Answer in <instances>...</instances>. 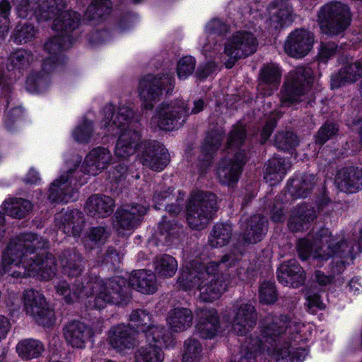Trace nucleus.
Here are the masks:
<instances>
[{
	"instance_id": "nucleus-1",
	"label": "nucleus",
	"mask_w": 362,
	"mask_h": 362,
	"mask_svg": "<svg viewBox=\"0 0 362 362\" xmlns=\"http://www.w3.org/2000/svg\"><path fill=\"white\" fill-rule=\"evenodd\" d=\"M16 12L20 18L35 16L37 21L53 20L52 28L60 34L49 40L44 45L50 57L43 62L44 71H52L59 62V54L62 50L71 47L72 41L70 33L78 28L79 15L72 11L64 10V0H13Z\"/></svg>"
},
{
	"instance_id": "nucleus-2",
	"label": "nucleus",
	"mask_w": 362,
	"mask_h": 362,
	"mask_svg": "<svg viewBox=\"0 0 362 362\" xmlns=\"http://www.w3.org/2000/svg\"><path fill=\"white\" fill-rule=\"evenodd\" d=\"M48 242L33 233L23 234L9 243L1 257L0 275L15 279L37 276L51 279L55 274L56 262L52 254L34 255L37 250L48 247Z\"/></svg>"
},
{
	"instance_id": "nucleus-3",
	"label": "nucleus",
	"mask_w": 362,
	"mask_h": 362,
	"mask_svg": "<svg viewBox=\"0 0 362 362\" xmlns=\"http://www.w3.org/2000/svg\"><path fill=\"white\" fill-rule=\"evenodd\" d=\"M235 264L231 255H225L220 262H210L204 266L198 262L185 265L177 284L184 290L197 288L203 301H213L226 291L228 284L223 281V274L216 276L218 272Z\"/></svg>"
},
{
	"instance_id": "nucleus-4",
	"label": "nucleus",
	"mask_w": 362,
	"mask_h": 362,
	"mask_svg": "<svg viewBox=\"0 0 362 362\" xmlns=\"http://www.w3.org/2000/svg\"><path fill=\"white\" fill-rule=\"evenodd\" d=\"M134 117V112L127 105H121L117 112L112 105H107L103 110L100 127L106 135H119L115 155L127 159L133 155L139 146L141 136L138 132L129 129Z\"/></svg>"
},
{
	"instance_id": "nucleus-5",
	"label": "nucleus",
	"mask_w": 362,
	"mask_h": 362,
	"mask_svg": "<svg viewBox=\"0 0 362 362\" xmlns=\"http://www.w3.org/2000/svg\"><path fill=\"white\" fill-rule=\"evenodd\" d=\"M86 290L84 295L89 298V306L102 309L107 304H122L128 298L125 291L126 280L121 277H115L102 280L98 276L85 279Z\"/></svg>"
},
{
	"instance_id": "nucleus-6",
	"label": "nucleus",
	"mask_w": 362,
	"mask_h": 362,
	"mask_svg": "<svg viewBox=\"0 0 362 362\" xmlns=\"http://www.w3.org/2000/svg\"><path fill=\"white\" fill-rule=\"evenodd\" d=\"M204 107L202 100L194 102V107L191 114H197ZM189 115V110L185 101L176 100L170 103H163L156 109L155 115L151 119L153 127H158L166 131H173L180 128Z\"/></svg>"
},
{
	"instance_id": "nucleus-7",
	"label": "nucleus",
	"mask_w": 362,
	"mask_h": 362,
	"mask_svg": "<svg viewBox=\"0 0 362 362\" xmlns=\"http://www.w3.org/2000/svg\"><path fill=\"white\" fill-rule=\"evenodd\" d=\"M305 326L296 321L288 320V317L281 315L274 318H268L266 321V325L262 329V339L260 341L261 347H252L247 348L242 347L243 356L239 362H253L257 351L262 347H267L266 343H270V340L274 341L275 337L285 332L288 334H296L293 338L296 340L297 335L301 332V329Z\"/></svg>"
},
{
	"instance_id": "nucleus-8",
	"label": "nucleus",
	"mask_w": 362,
	"mask_h": 362,
	"mask_svg": "<svg viewBox=\"0 0 362 362\" xmlns=\"http://www.w3.org/2000/svg\"><path fill=\"white\" fill-rule=\"evenodd\" d=\"M217 210V197L210 192L195 191L190 195L187 206V221L190 228H204Z\"/></svg>"
},
{
	"instance_id": "nucleus-9",
	"label": "nucleus",
	"mask_w": 362,
	"mask_h": 362,
	"mask_svg": "<svg viewBox=\"0 0 362 362\" xmlns=\"http://www.w3.org/2000/svg\"><path fill=\"white\" fill-rule=\"evenodd\" d=\"M317 17L321 32L329 36L343 33L351 21L349 8L340 2L325 4L320 8Z\"/></svg>"
},
{
	"instance_id": "nucleus-10",
	"label": "nucleus",
	"mask_w": 362,
	"mask_h": 362,
	"mask_svg": "<svg viewBox=\"0 0 362 362\" xmlns=\"http://www.w3.org/2000/svg\"><path fill=\"white\" fill-rule=\"evenodd\" d=\"M313 72L310 68L299 66L289 73L281 93L282 106L289 107L301 100L313 83Z\"/></svg>"
},
{
	"instance_id": "nucleus-11",
	"label": "nucleus",
	"mask_w": 362,
	"mask_h": 362,
	"mask_svg": "<svg viewBox=\"0 0 362 362\" xmlns=\"http://www.w3.org/2000/svg\"><path fill=\"white\" fill-rule=\"evenodd\" d=\"M23 308L39 325L52 326L55 321L54 310L49 308L44 296L37 291L28 289L23 293Z\"/></svg>"
},
{
	"instance_id": "nucleus-12",
	"label": "nucleus",
	"mask_w": 362,
	"mask_h": 362,
	"mask_svg": "<svg viewBox=\"0 0 362 362\" xmlns=\"http://www.w3.org/2000/svg\"><path fill=\"white\" fill-rule=\"evenodd\" d=\"M257 46V40L252 33L247 31L236 32L225 44L224 52L229 57L226 66L230 69L239 59L253 54Z\"/></svg>"
},
{
	"instance_id": "nucleus-13",
	"label": "nucleus",
	"mask_w": 362,
	"mask_h": 362,
	"mask_svg": "<svg viewBox=\"0 0 362 362\" xmlns=\"http://www.w3.org/2000/svg\"><path fill=\"white\" fill-rule=\"evenodd\" d=\"M174 83L172 75L163 76L147 75L143 77L139 85V94L143 101L142 106L146 110H151L153 102L159 99L163 90L168 86L171 87Z\"/></svg>"
},
{
	"instance_id": "nucleus-14",
	"label": "nucleus",
	"mask_w": 362,
	"mask_h": 362,
	"mask_svg": "<svg viewBox=\"0 0 362 362\" xmlns=\"http://www.w3.org/2000/svg\"><path fill=\"white\" fill-rule=\"evenodd\" d=\"M161 329H153L148 334V344L141 346L134 354L135 362H163L164 353L162 347L167 346L170 334H160Z\"/></svg>"
},
{
	"instance_id": "nucleus-15",
	"label": "nucleus",
	"mask_w": 362,
	"mask_h": 362,
	"mask_svg": "<svg viewBox=\"0 0 362 362\" xmlns=\"http://www.w3.org/2000/svg\"><path fill=\"white\" fill-rule=\"evenodd\" d=\"M147 211L148 208L139 204L124 206L115 214L114 228L118 233L126 235L140 224Z\"/></svg>"
},
{
	"instance_id": "nucleus-16",
	"label": "nucleus",
	"mask_w": 362,
	"mask_h": 362,
	"mask_svg": "<svg viewBox=\"0 0 362 362\" xmlns=\"http://www.w3.org/2000/svg\"><path fill=\"white\" fill-rule=\"evenodd\" d=\"M295 18L293 8L287 1L275 0L267 7L266 21L274 29L290 25Z\"/></svg>"
},
{
	"instance_id": "nucleus-17",
	"label": "nucleus",
	"mask_w": 362,
	"mask_h": 362,
	"mask_svg": "<svg viewBox=\"0 0 362 362\" xmlns=\"http://www.w3.org/2000/svg\"><path fill=\"white\" fill-rule=\"evenodd\" d=\"M314 42L313 34L305 29H296L286 38L284 50L290 56L302 58L311 50Z\"/></svg>"
},
{
	"instance_id": "nucleus-18",
	"label": "nucleus",
	"mask_w": 362,
	"mask_h": 362,
	"mask_svg": "<svg viewBox=\"0 0 362 362\" xmlns=\"http://www.w3.org/2000/svg\"><path fill=\"white\" fill-rule=\"evenodd\" d=\"M245 162L246 155L243 151L236 152L233 158L230 157L223 158L217 169V177L219 181L226 185L236 183Z\"/></svg>"
},
{
	"instance_id": "nucleus-19",
	"label": "nucleus",
	"mask_w": 362,
	"mask_h": 362,
	"mask_svg": "<svg viewBox=\"0 0 362 362\" xmlns=\"http://www.w3.org/2000/svg\"><path fill=\"white\" fill-rule=\"evenodd\" d=\"M112 161V156L105 147L93 148L85 157L81 170L86 174L95 176L106 169Z\"/></svg>"
},
{
	"instance_id": "nucleus-20",
	"label": "nucleus",
	"mask_w": 362,
	"mask_h": 362,
	"mask_svg": "<svg viewBox=\"0 0 362 362\" xmlns=\"http://www.w3.org/2000/svg\"><path fill=\"white\" fill-rule=\"evenodd\" d=\"M257 314L253 305L249 303L237 304L231 322L232 330L237 334H246L255 324Z\"/></svg>"
},
{
	"instance_id": "nucleus-21",
	"label": "nucleus",
	"mask_w": 362,
	"mask_h": 362,
	"mask_svg": "<svg viewBox=\"0 0 362 362\" xmlns=\"http://www.w3.org/2000/svg\"><path fill=\"white\" fill-rule=\"evenodd\" d=\"M140 158L141 163L156 171L163 170L169 163L168 150L158 144H144Z\"/></svg>"
},
{
	"instance_id": "nucleus-22",
	"label": "nucleus",
	"mask_w": 362,
	"mask_h": 362,
	"mask_svg": "<svg viewBox=\"0 0 362 362\" xmlns=\"http://www.w3.org/2000/svg\"><path fill=\"white\" fill-rule=\"evenodd\" d=\"M64 337L66 343L73 348L84 349L92 337V330L83 322L72 321L64 327Z\"/></svg>"
},
{
	"instance_id": "nucleus-23",
	"label": "nucleus",
	"mask_w": 362,
	"mask_h": 362,
	"mask_svg": "<svg viewBox=\"0 0 362 362\" xmlns=\"http://www.w3.org/2000/svg\"><path fill=\"white\" fill-rule=\"evenodd\" d=\"M74 173V169H70L66 175H62L52 183L48 195L49 200L54 202H69L75 199L76 192L72 187V180L69 177V174Z\"/></svg>"
},
{
	"instance_id": "nucleus-24",
	"label": "nucleus",
	"mask_w": 362,
	"mask_h": 362,
	"mask_svg": "<svg viewBox=\"0 0 362 362\" xmlns=\"http://www.w3.org/2000/svg\"><path fill=\"white\" fill-rule=\"evenodd\" d=\"M108 342L118 352L124 353L134 346V332L127 325H118L110 329Z\"/></svg>"
},
{
	"instance_id": "nucleus-25",
	"label": "nucleus",
	"mask_w": 362,
	"mask_h": 362,
	"mask_svg": "<svg viewBox=\"0 0 362 362\" xmlns=\"http://www.w3.org/2000/svg\"><path fill=\"white\" fill-rule=\"evenodd\" d=\"M337 187L346 193H355L362 189V169L346 168L340 170L336 176Z\"/></svg>"
},
{
	"instance_id": "nucleus-26",
	"label": "nucleus",
	"mask_w": 362,
	"mask_h": 362,
	"mask_svg": "<svg viewBox=\"0 0 362 362\" xmlns=\"http://www.w3.org/2000/svg\"><path fill=\"white\" fill-rule=\"evenodd\" d=\"M317 218L314 207L308 204H300L295 207L288 221V227L293 232H300L308 229Z\"/></svg>"
},
{
	"instance_id": "nucleus-27",
	"label": "nucleus",
	"mask_w": 362,
	"mask_h": 362,
	"mask_svg": "<svg viewBox=\"0 0 362 362\" xmlns=\"http://www.w3.org/2000/svg\"><path fill=\"white\" fill-rule=\"evenodd\" d=\"M56 226L67 235L78 236L82 231L83 217L78 210L61 211L55 216Z\"/></svg>"
},
{
	"instance_id": "nucleus-28",
	"label": "nucleus",
	"mask_w": 362,
	"mask_h": 362,
	"mask_svg": "<svg viewBox=\"0 0 362 362\" xmlns=\"http://www.w3.org/2000/svg\"><path fill=\"white\" fill-rule=\"evenodd\" d=\"M279 281L284 286L298 287L305 279L304 271L294 259L281 264L277 275Z\"/></svg>"
},
{
	"instance_id": "nucleus-29",
	"label": "nucleus",
	"mask_w": 362,
	"mask_h": 362,
	"mask_svg": "<svg viewBox=\"0 0 362 362\" xmlns=\"http://www.w3.org/2000/svg\"><path fill=\"white\" fill-rule=\"evenodd\" d=\"M114 206V200L111 197L103 194H93L87 199L85 211L91 216L104 218L112 213Z\"/></svg>"
},
{
	"instance_id": "nucleus-30",
	"label": "nucleus",
	"mask_w": 362,
	"mask_h": 362,
	"mask_svg": "<svg viewBox=\"0 0 362 362\" xmlns=\"http://www.w3.org/2000/svg\"><path fill=\"white\" fill-rule=\"evenodd\" d=\"M199 322L197 329L203 338L214 337L219 328L217 312L214 309H199Z\"/></svg>"
},
{
	"instance_id": "nucleus-31",
	"label": "nucleus",
	"mask_w": 362,
	"mask_h": 362,
	"mask_svg": "<svg viewBox=\"0 0 362 362\" xmlns=\"http://www.w3.org/2000/svg\"><path fill=\"white\" fill-rule=\"evenodd\" d=\"M129 285L142 293H153L157 290L156 275L146 269L134 272L129 277Z\"/></svg>"
},
{
	"instance_id": "nucleus-32",
	"label": "nucleus",
	"mask_w": 362,
	"mask_h": 362,
	"mask_svg": "<svg viewBox=\"0 0 362 362\" xmlns=\"http://www.w3.org/2000/svg\"><path fill=\"white\" fill-rule=\"evenodd\" d=\"M361 76L362 61H357L344 66L339 74L333 76L331 86L332 88H338L346 83L356 81Z\"/></svg>"
},
{
	"instance_id": "nucleus-33",
	"label": "nucleus",
	"mask_w": 362,
	"mask_h": 362,
	"mask_svg": "<svg viewBox=\"0 0 362 362\" xmlns=\"http://www.w3.org/2000/svg\"><path fill=\"white\" fill-rule=\"evenodd\" d=\"M59 262L64 274L70 277H77L83 270V259L75 250H66L60 255Z\"/></svg>"
},
{
	"instance_id": "nucleus-34",
	"label": "nucleus",
	"mask_w": 362,
	"mask_h": 362,
	"mask_svg": "<svg viewBox=\"0 0 362 362\" xmlns=\"http://www.w3.org/2000/svg\"><path fill=\"white\" fill-rule=\"evenodd\" d=\"M192 311L185 308H175L171 310L167 317L170 328L175 332L185 330L192 325Z\"/></svg>"
},
{
	"instance_id": "nucleus-35",
	"label": "nucleus",
	"mask_w": 362,
	"mask_h": 362,
	"mask_svg": "<svg viewBox=\"0 0 362 362\" xmlns=\"http://www.w3.org/2000/svg\"><path fill=\"white\" fill-rule=\"evenodd\" d=\"M291 164L283 158L274 157L269 160L264 179L270 185H274L284 177Z\"/></svg>"
},
{
	"instance_id": "nucleus-36",
	"label": "nucleus",
	"mask_w": 362,
	"mask_h": 362,
	"mask_svg": "<svg viewBox=\"0 0 362 362\" xmlns=\"http://www.w3.org/2000/svg\"><path fill=\"white\" fill-rule=\"evenodd\" d=\"M129 320L132 325L136 327L138 331L145 332L146 337L154 328L161 329L160 334H168L163 326L154 325L151 315L144 310H136L132 313Z\"/></svg>"
},
{
	"instance_id": "nucleus-37",
	"label": "nucleus",
	"mask_w": 362,
	"mask_h": 362,
	"mask_svg": "<svg viewBox=\"0 0 362 362\" xmlns=\"http://www.w3.org/2000/svg\"><path fill=\"white\" fill-rule=\"evenodd\" d=\"M266 221L259 215L252 216L247 223L243 238L248 243H256L260 241L265 232Z\"/></svg>"
},
{
	"instance_id": "nucleus-38",
	"label": "nucleus",
	"mask_w": 362,
	"mask_h": 362,
	"mask_svg": "<svg viewBox=\"0 0 362 362\" xmlns=\"http://www.w3.org/2000/svg\"><path fill=\"white\" fill-rule=\"evenodd\" d=\"M55 288L57 293L59 295L62 296L66 303L74 302L78 298H86V296L84 295L85 291L86 290V284L85 280L80 283L76 280L72 293L68 284L65 281H58L55 284Z\"/></svg>"
},
{
	"instance_id": "nucleus-39",
	"label": "nucleus",
	"mask_w": 362,
	"mask_h": 362,
	"mask_svg": "<svg viewBox=\"0 0 362 362\" xmlns=\"http://www.w3.org/2000/svg\"><path fill=\"white\" fill-rule=\"evenodd\" d=\"M228 30V26L220 19L214 18L206 24L205 32L208 35V42L203 45L202 52L204 54L213 50L216 45L214 37H211V36L214 35H220L226 33Z\"/></svg>"
},
{
	"instance_id": "nucleus-40",
	"label": "nucleus",
	"mask_w": 362,
	"mask_h": 362,
	"mask_svg": "<svg viewBox=\"0 0 362 362\" xmlns=\"http://www.w3.org/2000/svg\"><path fill=\"white\" fill-rule=\"evenodd\" d=\"M153 264L156 274L164 278L172 277L177 269V262L176 259L168 255H163L157 257Z\"/></svg>"
},
{
	"instance_id": "nucleus-41",
	"label": "nucleus",
	"mask_w": 362,
	"mask_h": 362,
	"mask_svg": "<svg viewBox=\"0 0 362 362\" xmlns=\"http://www.w3.org/2000/svg\"><path fill=\"white\" fill-rule=\"evenodd\" d=\"M6 214L13 218H22L33 209V204L28 200L15 198L4 203Z\"/></svg>"
},
{
	"instance_id": "nucleus-42",
	"label": "nucleus",
	"mask_w": 362,
	"mask_h": 362,
	"mask_svg": "<svg viewBox=\"0 0 362 362\" xmlns=\"http://www.w3.org/2000/svg\"><path fill=\"white\" fill-rule=\"evenodd\" d=\"M232 233L230 225L216 223L209 236V243L211 247H223L228 244Z\"/></svg>"
},
{
	"instance_id": "nucleus-43",
	"label": "nucleus",
	"mask_w": 362,
	"mask_h": 362,
	"mask_svg": "<svg viewBox=\"0 0 362 362\" xmlns=\"http://www.w3.org/2000/svg\"><path fill=\"white\" fill-rule=\"evenodd\" d=\"M44 347L40 341L35 339H25L16 346L18 355L25 359L38 357L43 351Z\"/></svg>"
},
{
	"instance_id": "nucleus-44",
	"label": "nucleus",
	"mask_w": 362,
	"mask_h": 362,
	"mask_svg": "<svg viewBox=\"0 0 362 362\" xmlns=\"http://www.w3.org/2000/svg\"><path fill=\"white\" fill-rule=\"evenodd\" d=\"M111 11L110 0H93L88 7L84 17L88 21H98L108 15Z\"/></svg>"
},
{
	"instance_id": "nucleus-45",
	"label": "nucleus",
	"mask_w": 362,
	"mask_h": 362,
	"mask_svg": "<svg viewBox=\"0 0 362 362\" xmlns=\"http://www.w3.org/2000/svg\"><path fill=\"white\" fill-rule=\"evenodd\" d=\"M204 355L202 345L199 341L191 338L185 341L182 356L183 362H200L204 358Z\"/></svg>"
},
{
	"instance_id": "nucleus-46",
	"label": "nucleus",
	"mask_w": 362,
	"mask_h": 362,
	"mask_svg": "<svg viewBox=\"0 0 362 362\" xmlns=\"http://www.w3.org/2000/svg\"><path fill=\"white\" fill-rule=\"evenodd\" d=\"M180 230V228L175 223L163 221L158 224L156 235L159 242L167 244L178 237Z\"/></svg>"
},
{
	"instance_id": "nucleus-47",
	"label": "nucleus",
	"mask_w": 362,
	"mask_h": 362,
	"mask_svg": "<svg viewBox=\"0 0 362 362\" xmlns=\"http://www.w3.org/2000/svg\"><path fill=\"white\" fill-rule=\"evenodd\" d=\"M314 177L312 175L300 176L291 180V185L293 188L295 195L298 197H305L313 187Z\"/></svg>"
},
{
	"instance_id": "nucleus-48",
	"label": "nucleus",
	"mask_w": 362,
	"mask_h": 362,
	"mask_svg": "<svg viewBox=\"0 0 362 362\" xmlns=\"http://www.w3.org/2000/svg\"><path fill=\"white\" fill-rule=\"evenodd\" d=\"M261 78L265 86L276 88L280 83L281 72L276 65L265 66L262 70Z\"/></svg>"
},
{
	"instance_id": "nucleus-49",
	"label": "nucleus",
	"mask_w": 362,
	"mask_h": 362,
	"mask_svg": "<svg viewBox=\"0 0 362 362\" xmlns=\"http://www.w3.org/2000/svg\"><path fill=\"white\" fill-rule=\"evenodd\" d=\"M33 57L32 54L25 49H18L11 54L8 59L7 68L8 70L29 64Z\"/></svg>"
},
{
	"instance_id": "nucleus-50",
	"label": "nucleus",
	"mask_w": 362,
	"mask_h": 362,
	"mask_svg": "<svg viewBox=\"0 0 362 362\" xmlns=\"http://www.w3.org/2000/svg\"><path fill=\"white\" fill-rule=\"evenodd\" d=\"M298 144V138L292 132H281L276 135L275 146L281 150L289 151Z\"/></svg>"
},
{
	"instance_id": "nucleus-51",
	"label": "nucleus",
	"mask_w": 362,
	"mask_h": 362,
	"mask_svg": "<svg viewBox=\"0 0 362 362\" xmlns=\"http://www.w3.org/2000/svg\"><path fill=\"white\" fill-rule=\"evenodd\" d=\"M223 133L222 129H217L208 134L202 148V151L204 153H213L218 148L223 140Z\"/></svg>"
},
{
	"instance_id": "nucleus-52",
	"label": "nucleus",
	"mask_w": 362,
	"mask_h": 362,
	"mask_svg": "<svg viewBox=\"0 0 362 362\" xmlns=\"http://www.w3.org/2000/svg\"><path fill=\"white\" fill-rule=\"evenodd\" d=\"M195 59L190 56L184 57L180 59L177 66V74L180 79H185L194 71Z\"/></svg>"
},
{
	"instance_id": "nucleus-53",
	"label": "nucleus",
	"mask_w": 362,
	"mask_h": 362,
	"mask_svg": "<svg viewBox=\"0 0 362 362\" xmlns=\"http://www.w3.org/2000/svg\"><path fill=\"white\" fill-rule=\"evenodd\" d=\"M93 134L91 121L84 119L73 132L74 139L81 143H86L89 141Z\"/></svg>"
},
{
	"instance_id": "nucleus-54",
	"label": "nucleus",
	"mask_w": 362,
	"mask_h": 362,
	"mask_svg": "<svg viewBox=\"0 0 362 362\" xmlns=\"http://www.w3.org/2000/svg\"><path fill=\"white\" fill-rule=\"evenodd\" d=\"M259 300L265 304L273 303L276 300L274 284L272 281H264L259 287Z\"/></svg>"
},
{
	"instance_id": "nucleus-55",
	"label": "nucleus",
	"mask_w": 362,
	"mask_h": 362,
	"mask_svg": "<svg viewBox=\"0 0 362 362\" xmlns=\"http://www.w3.org/2000/svg\"><path fill=\"white\" fill-rule=\"evenodd\" d=\"M11 5L7 0L0 2V38H2L8 33L9 30V19Z\"/></svg>"
},
{
	"instance_id": "nucleus-56",
	"label": "nucleus",
	"mask_w": 362,
	"mask_h": 362,
	"mask_svg": "<svg viewBox=\"0 0 362 362\" xmlns=\"http://www.w3.org/2000/svg\"><path fill=\"white\" fill-rule=\"evenodd\" d=\"M35 34L34 26L25 23L21 28L17 27L13 35L14 42L20 44L26 43L30 40Z\"/></svg>"
},
{
	"instance_id": "nucleus-57",
	"label": "nucleus",
	"mask_w": 362,
	"mask_h": 362,
	"mask_svg": "<svg viewBox=\"0 0 362 362\" xmlns=\"http://www.w3.org/2000/svg\"><path fill=\"white\" fill-rule=\"evenodd\" d=\"M245 129L242 125H235L230 133L227 141L228 148H238L244 141Z\"/></svg>"
},
{
	"instance_id": "nucleus-58",
	"label": "nucleus",
	"mask_w": 362,
	"mask_h": 362,
	"mask_svg": "<svg viewBox=\"0 0 362 362\" xmlns=\"http://www.w3.org/2000/svg\"><path fill=\"white\" fill-rule=\"evenodd\" d=\"M48 82V78L42 74L30 76L26 81V88L30 92H40L47 85Z\"/></svg>"
},
{
	"instance_id": "nucleus-59",
	"label": "nucleus",
	"mask_w": 362,
	"mask_h": 362,
	"mask_svg": "<svg viewBox=\"0 0 362 362\" xmlns=\"http://www.w3.org/2000/svg\"><path fill=\"white\" fill-rule=\"evenodd\" d=\"M338 130L339 129L335 124H325L317 132L315 136V142L320 145L324 144L327 140L334 136Z\"/></svg>"
},
{
	"instance_id": "nucleus-60",
	"label": "nucleus",
	"mask_w": 362,
	"mask_h": 362,
	"mask_svg": "<svg viewBox=\"0 0 362 362\" xmlns=\"http://www.w3.org/2000/svg\"><path fill=\"white\" fill-rule=\"evenodd\" d=\"M173 198L172 191L163 188L157 189L153 196V202L154 203L155 208L160 209L163 206L166 207L168 202L173 200Z\"/></svg>"
},
{
	"instance_id": "nucleus-61",
	"label": "nucleus",
	"mask_w": 362,
	"mask_h": 362,
	"mask_svg": "<svg viewBox=\"0 0 362 362\" xmlns=\"http://www.w3.org/2000/svg\"><path fill=\"white\" fill-rule=\"evenodd\" d=\"M108 236V231L103 226L91 228L87 235L88 239L94 244L104 243Z\"/></svg>"
},
{
	"instance_id": "nucleus-62",
	"label": "nucleus",
	"mask_w": 362,
	"mask_h": 362,
	"mask_svg": "<svg viewBox=\"0 0 362 362\" xmlns=\"http://www.w3.org/2000/svg\"><path fill=\"white\" fill-rule=\"evenodd\" d=\"M276 113L272 114L264 127L261 133V139L262 143H264L268 139L273 132L276 123Z\"/></svg>"
},
{
	"instance_id": "nucleus-63",
	"label": "nucleus",
	"mask_w": 362,
	"mask_h": 362,
	"mask_svg": "<svg viewBox=\"0 0 362 362\" xmlns=\"http://www.w3.org/2000/svg\"><path fill=\"white\" fill-rule=\"evenodd\" d=\"M184 197L185 194L178 192V195L176 198V204H168L165 207L166 210L172 215L178 214L182 209V204L180 203L183 201Z\"/></svg>"
},
{
	"instance_id": "nucleus-64",
	"label": "nucleus",
	"mask_w": 362,
	"mask_h": 362,
	"mask_svg": "<svg viewBox=\"0 0 362 362\" xmlns=\"http://www.w3.org/2000/svg\"><path fill=\"white\" fill-rule=\"evenodd\" d=\"M291 350L288 347L284 349H277L274 353L276 362H293L291 358Z\"/></svg>"
}]
</instances>
